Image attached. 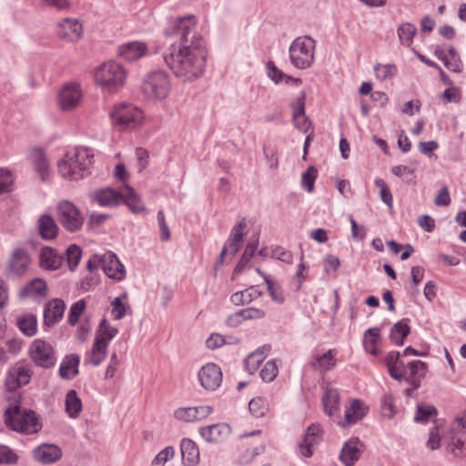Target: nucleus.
I'll return each mask as SVG.
<instances>
[{
	"label": "nucleus",
	"mask_w": 466,
	"mask_h": 466,
	"mask_svg": "<svg viewBox=\"0 0 466 466\" xmlns=\"http://www.w3.org/2000/svg\"><path fill=\"white\" fill-rule=\"evenodd\" d=\"M363 444L358 438H351L344 443L339 459L345 466H352L360 458Z\"/></svg>",
	"instance_id": "18"
},
{
	"label": "nucleus",
	"mask_w": 466,
	"mask_h": 466,
	"mask_svg": "<svg viewBox=\"0 0 466 466\" xmlns=\"http://www.w3.org/2000/svg\"><path fill=\"white\" fill-rule=\"evenodd\" d=\"M95 79L104 90L114 93L124 86L126 71L121 65L108 61L96 70Z\"/></svg>",
	"instance_id": "4"
},
{
	"label": "nucleus",
	"mask_w": 466,
	"mask_h": 466,
	"mask_svg": "<svg viewBox=\"0 0 466 466\" xmlns=\"http://www.w3.org/2000/svg\"><path fill=\"white\" fill-rule=\"evenodd\" d=\"M110 117L114 126L125 131L137 127L143 119V113L131 104L122 103L115 106Z\"/></svg>",
	"instance_id": "7"
},
{
	"label": "nucleus",
	"mask_w": 466,
	"mask_h": 466,
	"mask_svg": "<svg viewBox=\"0 0 466 466\" xmlns=\"http://www.w3.org/2000/svg\"><path fill=\"white\" fill-rule=\"evenodd\" d=\"M82 410V402L75 390H70L66 395V411L71 418H76Z\"/></svg>",
	"instance_id": "40"
},
{
	"label": "nucleus",
	"mask_w": 466,
	"mask_h": 466,
	"mask_svg": "<svg viewBox=\"0 0 466 466\" xmlns=\"http://www.w3.org/2000/svg\"><path fill=\"white\" fill-rule=\"evenodd\" d=\"M33 163L35 171L38 173L42 180H45L48 175V162L42 149H35L32 153Z\"/></svg>",
	"instance_id": "42"
},
{
	"label": "nucleus",
	"mask_w": 466,
	"mask_h": 466,
	"mask_svg": "<svg viewBox=\"0 0 466 466\" xmlns=\"http://www.w3.org/2000/svg\"><path fill=\"white\" fill-rule=\"evenodd\" d=\"M376 77L381 81L391 79L397 75V67L393 64H377L374 66Z\"/></svg>",
	"instance_id": "51"
},
{
	"label": "nucleus",
	"mask_w": 466,
	"mask_h": 466,
	"mask_svg": "<svg viewBox=\"0 0 466 466\" xmlns=\"http://www.w3.org/2000/svg\"><path fill=\"white\" fill-rule=\"evenodd\" d=\"M157 217L160 229V238L163 241H167L170 239V231L166 222L164 212L162 210H158Z\"/></svg>",
	"instance_id": "60"
},
{
	"label": "nucleus",
	"mask_w": 466,
	"mask_h": 466,
	"mask_svg": "<svg viewBox=\"0 0 466 466\" xmlns=\"http://www.w3.org/2000/svg\"><path fill=\"white\" fill-rule=\"evenodd\" d=\"M80 358L77 354L66 355L59 367V376L64 380H72L78 375V365Z\"/></svg>",
	"instance_id": "28"
},
{
	"label": "nucleus",
	"mask_w": 466,
	"mask_h": 466,
	"mask_svg": "<svg viewBox=\"0 0 466 466\" xmlns=\"http://www.w3.org/2000/svg\"><path fill=\"white\" fill-rule=\"evenodd\" d=\"M262 291L257 286H251L244 290L237 291L230 296V301L236 306L249 304L258 299Z\"/></svg>",
	"instance_id": "31"
},
{
	"label": "nucleus",
	"mask_w": 466,
	"mask_h": 466,
	"mask_svg": "<svg viewBox=\"0 0 466 466\" xmlns=\"http://www.w3.org/2000/svg\"><path fill=\"white\" fill-rule=\"evenodd\" d=\"M451 203V197L447 186L442 187L434 198V204L438 207H447Z\"/></svg>",
	"instance_id": "61"
},
{
	"label": "nucleus",
	"mask_w": 466,
	"mask_h": 466,
	"mask_svg": "<svg viewBox=\"0 0 466 466\" xmlns=\"http://www.w3.org/2000/svg\"><path fill=\"white\" fill-rule=\"evenodd\" d=\"M318 176V170L314 166H310L303 172L301 177V186L311 193L314 189V183Z\"/></svg>",
	"instance_id": "52"
},
{
	"label": "nucleus",
	"mask_w": 466,
	"mask_h": 466,
	"mask_svg": "<svg viewBox=\"0 0 466 466\" xmlns=\"http://www.w3.org/2000/svg\"><path fill=\"white\" fill-rule=\"evenodd\" d=\"M305 101H306V93L303 91L297 97L295 103H292L290 106L292 107V117L295 125L298 128H299L303 132H307L309 122L305 115Z\"/></svg>",
	"instance_id": "24"
},
{
	"label": "nucleus",
	"mask_w": 466,
	"mask_h": 466,
	"mask_svg": "<svg viewBox=\"0 0 466 466\" xmlns=\"http://www.w3.org/2000/svg\"><path fill=\"white\" fill-rule=\"evenodd\" d=\"M380 329L379 328H370L364 333L363 345L365 350L372 355H378L376 348L378 339L380 338Z\"/></svg>",
	"instance_id": "46"
},
{
	"label": "nucleus",
	"mask_w": 466,
	"mask_h": 466,
	"mask_svg": "<svg viewBox=\"0 0 466 466\" xmlns=\"http://www.w3.org/2000/svg\"><path fill=\"white\" fill-rule=\"evenodd\" d=\"M322 403L327 415L329 417L336 415L339 407V394L338 390L327 388L322 397Z\"/></svg>",
	"instance_id": "35"
},
{
	"label": "nucleus",
	"mask_w": 466,
	"mask_h": 466,
	"mask_svg": "<svg viewBox=\"0 0 466 466\" xmlns=\"http://www.w3.org/2000/svg\"><path fill=\"white\" fill-rule=\"evenodd\" d=\"M212 410V407L208 405L179 408L175 411V417L184 421L200 420L207 418Z\"/></svg>",
	"instance_id": "20"
},
{
	"label": "nucleus",
	"mask_w": 466,
	"mask_h": 466,
	"mask_svg": "<svg viewBox=\"0 0 466 466\" xmlns=\"http://www.w3.org/2000/svg\"><path fill=\"white\" fill-rule=\"evenodd\" d=\"M397 33L400 44L406 46H410L413 43V37L417 33V28L410 23H404L398 27Z\"/></svg>",
	"instance_id": "45"
},
{
	"label": "nucleus",
	"mask_w": 466,
	"mask_h": 466,
	"mask_svg": "<svg viewBox=\"0 0 466 466\" xmlns=\"http://www.w3.org/2000/svg\"><path fill=\"white\" fill-rule=\"evenodd\" d=\"M32 376V365L25 360H20L7 370L5 387L8 391H15L19 388L27 385Z\"/></svg>",
	"instance_id": "8"
},
{
	"label": "nucleus",
	"mask_w": 466,
	"mask_h": 466,
	"mask_svg": "<svg viewBox=\"0 0 466 466\" xmlns=\"http://www.w3.org/2000/svg\"><path fill=\"white\" fill-rule=\"evenodd\" d=\"M175 450L172 446H167L160 451L153 459L152 466L164 465L169 459L173 458Z\"/></svg>",
	"instance_id": "57"
},
{
	"label": "nucleus",
	"mask_w": 466,
	"mask_h": 466,
	"mask_svg": "<svg viewBox=\"0 0 466 466\" xmlns=\"http://www.w3.org/2000/svg\"><path fill=\"white\" fill-rule=\"evenodd\" d=\"M466 448V418H456L451 425L448 451L458 457Z\"/></svg>",
	"instance_id": "11"
},
{
	"label": "nucleus",
	"mask_w": 466,
	"mask_h": 466,
	"mask_svg": "<svg viewBox=\"0 0 466 466\" xmlns=\"http://www.w3.org/2000/svg\"><path fill=\"white\" fill-rule=\"evenodd\" d=\"M180 451L184 463L198 464L199 462V450L192 440L184 438L180 443Z\"/></svg>",
	"instance_id": "32"
},
{
	"label": "nucleus",
	"mask_w": 466,
	"mask_h": 466,
	"mask_svg": "<svg viewBox=\"0 0 466 466\" xmlns=\"http://www.w3.org/2000/svg\"><path fill=\"white\" fill-rule=\"evenodd\" d=\"M436 416H437V410L434 406L425 404V403H419L417 405L414 420L416 422H420V423H426L431 418L436 417Z\"/></svg>",
	"instance_id": "48"
},
{
	"label": "nucleus",
	"mask_w": 466,
	"mask_h": 466,
	"mask_svg": "<svg viewBox=\"0 0 466 466\" xmlns=\"http://www.w3.org/2000/svg\"><path fill=\"white\" fill-rule=\"evenodd\" d=\"M417 222L426 232H432L435 228V220L429 215L420 216Z\"/></svg>",
	"instance_id": "63"
},
{
	"label": "nucleus",
	"mask_w": 466,
	"mask_h": 466,
	"mask_svg": "<svg viewBox=\"0 0 466 466\" xmlns=\"http://www.w3.org/2000/svg\"><path fill=\"white\" fill-rule=\"evenodd\" d=\"M57 218L62 227L69 232L78 231L84 223V218L79 209L67 200L58 203Z\"/></svg>",
	"instance_id": "10"
},
{
	"label": "nucleus",
	"mask_w": 466,
	"mask_h": 466,
	"mask_svg": "<svg viewBox=\"0 0 466 466\" xmlns=\"http://www.w3.org/2000/svg\"><path fill=\"white\" fill-rule=\"evenodd\" d=\"M231 432V428L227 423H217L199 429L201 437L208 442H220L226 440Z\"/></svg>",
	"instance_id": "15"
},
{
	"label": "nucleus",
	"mask_w": 466,
	"mask_h": 466,
	"mask_svg": "<svg viewBox=\"0 0 466 466\" xmlns=\"http://www.w3.org/2000/svg\"><path fill=\"white\" fill-rule=\"evenodd\" d=\"M315 40L299 36L291 43L289 52L291 64L299 69L309 68L314 60Z\"/></svg>",
	"instance_id": "5"
},
{
	"label": "nucleus",
	"mask_w": 466,
	"mask_h": 466,
	"mask_svg": "<svg viewBox=\"0 0 466 466\" xmlns=\"http://www.w3.org/2000/svg\"><path fill=\"white\" fill-rule=\"evenodd\" d=\"M18 456L9 447L0 445V464H15L17 462Z\"/></svg>",
	"instance_id": "58"
},
{
	"label": "nucleus",
	"mask_w": 466,
	"mask_h": 466,
	"mask_svg": "<svg viewBox=\"0 0 466 466\" xmlns=\"http://www.w3.org/2000/svg\"><path fill=\"white\" fill-rule=\"evenodd\" d=\"M123 299H127V294H123L122 297L115 298L112 301V317L114 319L118 320L123 319L126 315L131 313V308L129 304L124 303Z\"/></svg>",
	"instance_id": "49"
},
{
	"label": "nucleus",
	"mask_w": 466,
	"mask_h": 466,
	"mask_svg": "<svg viewBox=\"0 0 466 466\" xmlns=\"http://www.w3.org/2000/svg\"><path fill=\"white\" fill-rule=\"evenodd\" d=\"M81 98L79 86L76 84L66 85L60 91L58 101L64 110H69L76 106Z\"/></svg>",
	"instance_id": "17"
},
{
	"label": "nucleus",
	"mask_w": 466,
	"mask_h": 466,
	"mask_svg": "<svg viewBox=\"0 0 466 466\" xmlns=\"http://www.w3.org/2000/svg\"><path fill=\"white\" fill-rule=\"evenodd\" d=\"M409 321V319H402L392 326L390 333V339L395 345L402 346L405 338L410 333V328L408 324Z\"/></svg>",
	"instance_id": "36"
},
{
	"label": "nucleus",
	"mask_w": 466,
	"mask_h": 466,
	"mask_svg": "<svg viewBox=\"0 0 466 466\" xmlns=\"http://www.w3.org/2000/svg\"><path fill=\"white\" fill-rule=\"evenodd\" d=\"M107 347L105 342L100 339H95L91 352L88 353L89 362L94 366H99L106 359Z\"/></svg>",
	"instance_id": "41"
},
{
	"label": "nucleus",
	"mask_w": 466,
	"mask_h": 466,
	"mask_svg": "<svg viewBox=\"0 0 466 466\" xmlns=\"http://www.w3.org/2000/svg\"><path fill=\"white\" fill-rule=\"evenodd\" d=\"M271 347L270 345L265 344L250 353L245 360V366L247 370L253 374L258 368L259 367L260 363L265 359V354H267L270 350Z\"/></svg>",
	"instance_id": "37"
},
{
	"label": "nucleus",
	"mask_w": 466,
	"mask_h": 466,
	"mask_svg": "<svg viewBox=\"0 0 466 466\" xmlns=\"http://www.w3.org/2000/svg\"><path fill=\"white\" fill-rule=\"evenodd\" d=\"M333 357L334 353L332 350H329L322 355H317L314 359V361L311 363L312 368L321 371L329 370L332 367L335 366Z\"/></svg>",
	"instance_id": "47"
},
{
	"label": "nucleus",
	"mask_w": 466,
	"mask_h": 466,
	"mask_svg": "<svg viewBox=\"0 0 466 466\" xmlns=\"http://www.w3.org/2000/svg\"><path fill=\"white\" fill-rule=\"evenodd\" d=\"M118 333V329L109 325L106 319H103L98 326L96 333L95 339H100L101 342H105L108 346L109 341L116 337Z\"/></svg>",
	"instance_id": "44"
},
{
	"label": "nucleus",
	"mask_w": 466,
	"mask_h": 466,
	"mask_svg": "<svg viewBox=\"0 0 466 466\" xmlns=\"http://www.w3.org/2000/svg\"><path fill=\"white\" fill-rule=\"evenodd\" d=\"M17 326L27 337L34 336L37 331V319L34 314H25L17 319Z\"/></svg>",
	"instance_id": "38"
},
{
	"label": "nucleus",
	"mask_w": 466,
	"mask_h": 466,
	"mask_svg": "<svg viewBox=\"0 0 466 466\" xmlns=\"http://www.w3.org/2000/svg\"><path fill=\"white\" fill-rule=\"evenodd\" d=\"M147 52V46L142 42H129L118 48V56L123 59L133 62L142 57Z\"/></svg>",
	"instance_id": "27"
},
{
	"label": "nucleus",
	"mask_w": 466,
	"mask_h": 466,
	"mask_svg": "<svg viewBox=\"0 0 466 466\" xmlns=\"http://www.w3.org/2000/svg\"><path fill=\"white\" fill-rule=\"evenodd\" d=\"M68 268L74 271L79 264L82 257V249L76 244L70 245L66 250Z\"/></svg>",
	"instance_id": "50"
},
{
	"label": "nucleus",
	"mask_w": 466,
	"mask_h": 466,
	"mask_svg": "<svg viewBox=\"0 0 466 466\" xmlns=\"http://www.w3.org/2000/svg\"><path fill=\"white\" fill-rule=\"evenodd\" d=\"M30 258L24 248H16L13 251L10 261L9 270L14 276L23 275L28 268Z\"/></svg>",
	"instance_id": "25"
},
{
	"label": "nucleus",
	"mask_w": 466,
	"mask_h": 466,
	"mask_svg": "<svg viewBox=\"0 0 466 466\" xmlns=\"http://www.w3.org/2000/svg\"><path fill=\"white\" fill-rule=\"evenodd\" d=\"M174 41L161 53L165 64L183 81L200 77L206 67L208 51L205 40L196 30L194 15L177 17L165 30Z\"/></svg>",
	"instance_id": "1"
},
{
	"label": "nucleus",
	"mask_w": 466,
	"mask_h": 466,
	"mask_svg": "<svg viewBox=\"0 0 466 466\" xmlns=\"http://www.w3.org/2000/svg\"><path fill=\"white\" fill-rule=\"evenodd\" d=\"M13 184L11 172L6 168H0V194L9 192Z\"/></svg>",
	"instance_id": "59"
},
{
	"label": "nucleus",
	"mask_w": 466,
	"mask_h": 466,
	"mask_svg": "<svg viewBox=\"0 0 466 466\" xmlns=\"http://www.w3.org/2000/svg\"><path fill=\"white\" fill-rule=\"evenodd\" d=\"M279 372L278 367L274 360L266 362L260 371V377L265 382H271L277 377Z\"/></svg>",
	"instance_id": "56"
},
{
	"label": "nucleus",
	"mask_w": 466,
	"mask_h": 466,
	"mask_svg": "<svg viewBox=\"0 0 466 466\" xmlns=\"http://www.w3.org/2000/svg\"><path fill=\"white\" fill-rule=\"evenodd\" d=\"M400 359V353L399 351H390L387 355L385 361L390 377L398 381H402V380L406 378V375L403 372L398 371V363Z\"/></svg>",
	"instance_id": "43"
},
{
	"label": "nucleus",
	"mask_w": 466,
	"mask_h": 466,
	"mask_svg": "<svg viewBox=\"0 0 466 466\" xmlns=\"http://www.w3.org/2000/svg\"><path fill=\"white\" fill-rule=\"evenodd\" d=\"M123 198V194L110 187H104L94 191L91 194L92 201L101 207H116Z\"/></svg>",
	"instance_id": "19"
},
{
	"label": "nucleus",
	"mask_w": 466,
	"mask_h": 466,
	"mask_svg": "<svg viewBox=\"0 0 466 466\" xmlns=\"http://www.w3.org/2000/svg\"><path fill=\"white\" fill-rule=\"evenodd\" d=\"M367 413V407L358 399L352 400L349 408L345 410L342 427H349L358 420H361Z\"/></svg>",
	"instance_id": "26"
},
{
	"label": "nucleus",
	"mask_w": 466,
	"mask_h": 466,
	"mask_svg": "<svg viewBox=\"0 0 466 466\" xmlns=\"http://www.w3.org/2000/svg\"><path fill=\"white\" fill-rule=\"evenodd\" d=\"M82 33L83 26L76 19L64 18L58 24L57 34L61 38L76 41L81 37Z\"/></svg>",
	"instance_id": "21"
},
{
	"label": "nucleus",
	"mask_w": 466,
	"mask_h": 466,
	"mask_svg": "<svg viewBox=\"0 0 466 466\" xmlns=\"http://www.w3.org/2000/svg\"><path fill=\"white\" fill-rule=\"evenodd\" d=\"M248 409L254 417L261 418L268 411V404L264 399L258 397L249 401Z\"/></svg>",
	"instance_id": "53"
},
{
	"label": "nucleus",
	"mask_w": 466,
	"mask_h": 466,
	"mask_svg": "<svg viewBox=\"0 0 466 466\" xmlns=\"http://www.w3.org/2000/svg\"><path fill=\"white\" fill-rule=\"evenodd\" d=\"M47 295V286L42 279H35L29 281L21 290L19 296L21 299L27 297L46 298Z\"/></svg>",
	"instance_id": "29"
},
{
	"label": "nucleus",
	"mask_w": 466,
	"mask_h": 466,
	"mask_svg": "<svg viewBox=\"0 0 466 466\" xmlns=\"http://www.w3.org/2000/svg\"><path fill=\"white\" fill-rule=\"evenodd\" d=\"M410 370L409 375L406 373V378L402 381L407 382L410 386L420 388L421 380L425 377L428 366L421 360H412L407 364Z\"/></svg>",
	"instance_id": "23"
},
{
	"label": "nucleus",
	"mask_w": 466,
	"mask_h": 466,
	"mask_svg": "<svg viewBox=\"0 0 466 466\" xmlns=\"http://www.w3.org/2000/svg\"><path fill=\"white\" fill-rule=\"evenodd\" d=\"M94 154L87 147H78L68 151L65 157L58 161L59 174L69 180L82 179L91 173Z\"/></svg>",
	"instance_id": "2"
},
{
	"label": "nucleus",
	"mask_w": 466,
	"mask_h": 466,
	"mask_svg": "<svg viewBox=\"0 0 466 466\" xmlns=\"http://www.w3.org/2000/svg\"><path fill=\"white\" fill-rule=\"evenodd\" d=\"M246 226L245 218H243L233 227L229 238L235 239L237 242H242L244 237L243 230Z\"/></svg>",
	"instance_id": "64"
},
{
	"label": "nucleus",
	"mask_w": 466,
	"mask_h": 466,
	"mask_svg": "<svg viewBox=\"0 0 466 466\" xmlns=\"http://www.w3.org/2000/svg\"><path fill=\"white\" fill-rule=\"evenodd\" d=\"M28 356L35 366L46 370L53 368L56 362L53 346L40 339L31 342L28 348Z\"/></svg>",
	"instance_id": "9"
},
{
	"label": "nucleus",
	"mask_w": 466,
	"mask_h": 466,
	"mask_svg": "<svg viewBox=\"0 0 466 466\" xmlns=\"http://www.w3.org/2000/svg\"><path fill=\"white\" fill-rule=\"evenodd\" d=\"M38 230L44 239H54L58 233V227L50 215H42L38 219Z\"/></svg>",
	"instance_id": "34"
},
{
	"label": "nucleus",
	"mask_w": 466,
	"mask_h": 466,
	"mask_svg": "<svg viewBox=\"0 0 466 466\" xmlns=\"http://www.w3.org/2000/svg\"><path fill=\"white\" fill-rule=\"evenodd\" d=\"M272 258L281 260L287 264H291L293 262V255L285 250L282 247H276L272 250Z\"/></svg>",
	"instance_id": "62"
},
{
	"label": "nucleus",
	"mask_w": 466,
	"mask_h": 466,
	"mask_svg": "<svg viewBox=\"0 0 466 466\" xmlns=\"http://www.w3.org/2000/svg\"><path fill=\"white\" fill-rule=\"evenodd\" d=\"M85 309L86 302L84 299H80L71 306L67 317V322L69 323V325L74 326L76 324L78 319L80 318Z\"/></svg>",
	"instance_id": "55"
},
{
	"label": "nucleus",
	"mask_w": 466,
	"mask_h": 466,
	"mask_svg": "<svg viewBox=\"0 0 466 466\" xmlns=\"http://www.w3.org/2000/svg\"><path fill=\"white\" fill-rule=\"evenodd\" d=\"M5 421L10 429L27 434L36 433L41 430V424L35 411L22 410L19 406L5 410Z\"/></svg>",
	"instance_id": "3"
},
{
	"label": "nucleus",
	"mask_w": 466,
	"mask_h": 466,
	"mask_svg": "<svg viewBox=\"0 0 466 466\" xmlns=\"http://www.w3.org/2000/svg\"><path fill=\"white\" fill-rule=\"evenodd\" d=\"M63 261V257L58 256L56 250L50 247H44L40 253V265L45 269H57Z\"/></svg>",
	"instance_id": "33"
},
{
	"label": "nucleus",
	"mask_w": 466,
	"mask_h": 466,
	"mask_svg": "<svg viewBox=\"0 0 466 466\" xmlns=\"http://www.w3.org/2000/svg\"><path fill=\"white\" fill-rule=\"evenodd\" d=\"M321 429L319 425L311 424L308 427L303 441L299 443V452L303 457L309 458L312 455V448L321 440Z\"/></svg>",
	"instance_id": "16"
},
{
	"label": "nucleus",
	"mask_w": 466,
	"mask_h": 466,
	"mask_svg": "<svg viewBox=\"0 0 466 466\" xmlns=\"http://www.w3.org/2000/svg\"><path fill=\"white\" fill-rule=\"evenodd\" d=\"M66 309L65 302L60 299L48 301L44 309V325L51 327L59 322Z\"/></svg>",
	"instance_id": "14"
},
{
	"label": "nucleus",
	"mask_w": 466,
	"mask_h": 466,
	"mask_svg": "<svg viewBox=\"0 0 466 466\" xmlns=\"http://www.w3.org/2000/svg\"><path fill=\"white\" fill-rule=\"evenodd\" d=\"M200 385L207 390H217L222 381L221 369L215 363L202 366L198 374Z\"/></svg>",
	"instance_id": "12"
},
{
	"label": "nucleus",
	"mask_w": 466,
	"mask_h": 466,
	"mask_svg": "<svg viewBox=\"0 0 466 466\" xmlns=\"http://www.w3.org/2000/svg\"><path fill=\"white\" fill-rule=\"evenodd\" d=\"M170 85L168 74L165 70H156L145 76L141 88L147 98L160 100L167 97Z\"/></svg>",
	"instance_id": "6"
},
{
	"label": "nucleus",
	"mask_w": 466,
	"mask_h": 466,
	"mask_svg": "<svg viewBox=\"0 0 466 466\" xmlns=\"http://www.w3.org/2000/svg\"><path fill=\"white\" fill-rule=\"evenodd\" d=\"M101 268L105 274L115 280L120 281L125 279L126 270L124 265L120 262L116 255L113 252L103 254V262Z\"/></svg>",
	"instance_id": "13"
},
{
	"label": "nucleus",
	"mask_w": 466,
	"mask_h": 466,
	"mask_svg": "<svg viewBox=\"0 0 466 466\" xmlns=\"http://www.w3.org/2000/svg\"><path fill=\"white\" fill-rule=\"evenodd\" d=\"M374 183L380 189V194L381 200L387 205V207L390 209H391L393 207V198L386 182L382 178H376Z\"/></svg>",
	"instance_id": "54"
},
{
	"label": "nucleus",
	"mask_w": 466,
	"mask_h": 466,
	"mask_svg": "<svg viewBox=\"0 0 466 466\" xmlns=\"http://www.w3.org/2000/svg\"><path fill=\"white\" fill-rule=\"evenodd\" d=\"M122 200L129 208L134 214H142L146 212V208L142 204L139 197L135 190L127 186V194L124 196Z\"/></svg>",
	"instance_id": "39"
},
{
	"label": "nucleus",
	"mask_w": 466,
	"mask_h": 466,
	"mask_svg": "<svg viewBox=\"0 0 466 466\" xmlns=\"http://www.w3.org/2000/svg\"><path fill=\"white\" fill-rule=\"evenodd\" d=\"M61 455L60 448L54 444L45 443L34 450V457L42 464L55 463Z\"/></svg>",
	"instance_id": "22"
},
{
	"label": "nucleus",
	"mask_w": 466,
	"mask_h": 466,
	"mask_svg": "<svg viewBox=\"0 0 466 466\" xmlns=\"http://www.w3.org/2000/svg\"><path fill=\"white\" fill-rule=\"evenodd\" d=\"M267 75L275 83L279 84L282 81L285 82L286 85H294L299 86L302 83L300 78L293 77L291 76H288L283 71L279 69L274 62L268 61L267 63Z\"/></svg>",
	"instance_id": "30"
}]
</instances>
